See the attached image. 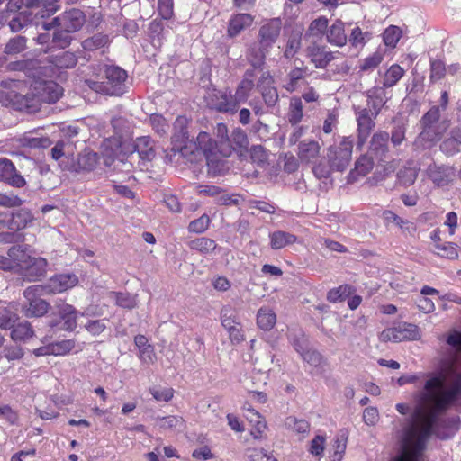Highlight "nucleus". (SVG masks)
Masks as SVG:
<instances>
[{"label":"nucleus","instance_id":"obj_1","mask_svg":"<svg viewBox=\"0 0 461 461\" xmlns=\"http://www.w3.org/2000/svg\"><path fill=\"white\" fill-rule=\"evenodd\" d=\"M446 344L440 372L429 375L412 395V413L400 435L401 454L393 461H420L440 416L461 398V330H450Z\"/></svg>","mask_w":461,"mask_h":461},{"label":"nucleus","instance_id":"obj_2","mask_svg":"<svg viewBox=\"0 0 461 461\" xmlns=\"http://www.w3.org/2000/svg\"><path fill=\"white\" fill-rule=\"evenodd\" d=\"M62 95V88L53 81H34L31 85L30 93L18 103L20 111L37 112L41 103H55Z\"/></svg>","mask_w":461,"mask_h":461},{"label":"nucleus","instance_id":"obj_3","mask_svg":"<svg viewBox=\"0 0 461 461\" xmlns=\"http://www.w3.org/2000/svg\"><path fill=\"white\" fill-rule=\"evenodd\" d=\"M8 255L18 261L19 269L28 281H36L46 274L47 260L29 256L21 246L12 247Z\"/></svg>","mask_w":461,"mask_h":461},{"label":"nucleus","instance_id":"obj_4","mask_svg":"<svg viewBox=\"0 0 461 461\" xmlns=\"http://www.w3.org/2000/svg\"><path fill=\"white\" fill-rule=\"evenodd\" d=\"M105 81L88 80V86L96 93L108 95H121L125 92L126 71L119 67H108L105 69Z\"/></svg>","mask_w":461,"mask_h":461},{"label":"nucleus","instance_id":"obj_5","mask_svg":"<svg viewBox=\"0 0 461 461\" xmlns=\"http://www.w3.org/2000/svg\"><path fill=\"white\" fill-rule=\"evenodd\" d=\"M47 295L41 285H31L23 291V296L28 303L23 306V312L27 318L41 317L45 315L50 308V303L40 298Z\"/></svg>","mask_w":461,"mask_h":461},{"label":"nucleus","instance_id":"obj_6","mask_svg":"<svg viewBox=\"0 0 461 461\" xmlns=\"http://www.w3.org/2000/svg\"><path fill=\"white\" fill-rule=\"evenodd\" d=\"M85 22L86 16L84 13L79 9L74 8L54 18L51 23H43L42 29L49 31L57 26L66 32H74L78 31Z\"/></svg>","mask_w":461,"mask_h":461},{"label":"nucleus","instance_id":"obj_7","mask_svg":"<svg viewBox=\"0 0 461 461\" xmlns=\"http://www.w3.org/2000/svg\"><path fill=\"white\" fill-rule=\"evenodd\" d=\"M196 140L197 148L202 149L206 157L209 173L213 176L221 174V171L223 169V165L221 160L217 157V143L213 141L205 131H201Z\"/></svg>","mask_w":461,"mask_h":461},{"label":"nucleus","instance_id":"obj_8","mask_svg":"<svg viewBox=\"0 0 461 461\" xmlns=\"http://www.w3.org/2000/svg\"><path fill=\"white\" fill-rule=\"evenodd\" d=\"M353 140L344 137L339 146L331 147L328 152V158L332 169L345 170L351 161Z\"/></svg>","mask_w":461,"mask_h":461},{"label":"nucleus","instance_id":"obj_9","mask_svg":"<svg viewBox=\"0 0 461 461\" xmlns=\"http://www.w3.org/2000/svg\"><path fill=\"white\" fill-rule=\"evenodd\" d=\"M78 277L75 274L62 273L53 276L45 285H41L47 294H61L75 287Z\"/></svg>","mask_w":461,"mask_h":461},{"label":"nucleus","instance_id":"obj_10","mask_svg":"<svg viewBox=\"0 0 461 461\" xmlns=\"http://www.w3.org/2000/svg\"><path fill=\"white\" fill-rule=\"evenodd\" d=\"M355 114L357 122V147L361 148L375 128L376 117L366 108L357 109Z\"/></svg>","mask_w":461,"mask_h":461},{"label":"nucleus","instance_id":"obj_11","mask_svg":"<svg viewBox=\"0 0 461 461\" xmlns=\"http://www.w3.org/2000/svg\"><path fill=\"white\" fill-rule=\"evenodd\" d=\"M209 105L221 113H234L239 104L230 91H216L209 97Z\"/></svg>","mask_w":461,"mask_h":461},{"label":"nucleus","instance_id":"obj_12","mask_svg":"<svg viewBox=\"0 0 461 461\" xmlns=\"http://www.w3.org/2000/svg\"><path fill=\"white\" fill-rule=\"evenodd\" d=\"M54 314L59 318L62 330L72 331L77 328L78 312L73 305L57 301L54 305Z\"/></svg>","mask_w":461,"mask_h":461},{"label":"nucleus","instance_id":"obj_13","mask_svg":"<svg viewBox=\"0 0 461 461\" xmlns=\"http://www.w3.org/2000/svg\"><path fill=\"white\" fill-rule=\"evenodd\" d=\"M446 128V126H422V131L419 134L413 142L415 149L425 150L433 147Z\"/></svg>","mask_w":461,"mask_h":461},{"label":"nucleus","instance_id":"obj_14","mask_svg":"<svg viewBox=\"0 0 461 461\" xmlns=\"http://www.w3.org/2000/svg\"><path fill=\"white\" fill-rule=\"evenodd\" d=\"M282 27L280 19H273L263 24L259 30V44L269 49L277 40Z\"/></svg>","mask_w":461,"mask_h":461},{"label":"nucleus","instance_id":"obj_15","mask_svg":"<svg viewBox=\"0 0 461 461\" xmlns=\"http://www.w3.org/2000/svg\"><path fill=\"white\" fill-rule=\"evenodd\" d=\"M254 22V17L246 13H239L230 16L228 28L227 35L230 38H234L249 28Z\"/></svg>","mask_w":461,"mask_h":461},{"label":"nucleus","instance_id":"obj_16","mask_svg":"<svg viewBox=\"0 0 461 461\" xmlns=\"http://www.w3.org/2000/svg\"><path fill=\"white\" fill-rule=\"evenodd\" d=\"M0 180L15 187H22L25 185L24 178L16 173L14 164L5 158H0Z\"/></svg>","mask_w":461,"mask_h":461},{"label":"nucleus","instance_id":"obj_17","mask_svg":"<svg viewBox=\"0 0 461 461\" xmlns=\"http://www.w3.org/2000/svg\"><path fill=\"white\" fill-rule=\"evenodd\" d=\"M14 87H16V83L13 80L3 81L0 84V104L5 106L12 105L15 109L20 110L18 103H21L22 99L25 98V95L17 94Z\"/></svg>","mask_w":461,"mask_h":461},{"label":"nucleus","instance_id":"obj_18","mask_svg":"<svg viewBox=\"0 0 461 461\" xmlns=\"http://www.w3.org/2000/svg\"><path fill=\"white\" fill-rule=\"evenodd\" d=\"M244 410L246 411L245 417L252 426L251 436L256 439L261 438L267 429L265 419L249 403L244 406Z\"/></svg>","mask_w":461,"mask_h":461},{"label":"nucleus","instance_id":"obj_19","mask_svg":"<svg viewBox=\"0 0 461 461\" xmlns=\"http://www.w3.org/2000/svg\"><path fill=\"white\" fill-rule=\"evenodd\" d=\"M366 97L368 110L376 117L388 100L385 89L383 86H374L366 91Z\"/></svg>","mask_w":461,"mask_h":461},{"label":"nucleus","instance_id":"obj_20","mask_svg":"<svg viewBox=\"0 0 461 461\" xmlns=\"http://www.w3.org/2000/svg\"><path fill=\"white\" fill-rule=\"evenodd\" d=\"M428 176L437 186H445L452 181L454 172L449 167L430 165Z\"/></svg>","mask_w":461,"mask_h":461},{"label":"nucleus","instance_id":"obj_21","mask_svg":"<svg viewBox=\"0 0 461 461\" xmlns=\"http://www.w3.org/2000/svg\"><path fill=\"white\" fill-rule=\"evenodd\" d=\"M273 78L270 75H263L258 81V87L260 89L264 102L267 106H274L278 100L276 89L272 86Z\"/></svg>","mask_w":461,"mask_h":461},{"label":"nucleus","instance_id":"obj_22","mask_svg":"<svg viewBox=\"0 0 461 461\" xmlns=\"http://www.w3.org/2000/svg\"><path fill=\"white\" fill-rule=\"evenodd\" d=\"M307 54L312 63L318 68H325L334 59L332 52L327 51L324 47L315 44L308 47Z\"/></svg>","mask_w":461,"mask_h":461},{"label":"nucleus","instance_id":"obj_23","mask_svg":"<svg viewBox=\"0 0 461 461\" xmlns=\"http://www.w3.org/2000/svg\"><path fill=\"white\" fill-rule=\"evenodd\" d=\"M134 150L143 161H151L156 157L155 144L149 136L137 138L134 142Z\"/></svg>","mask_w":461,"mask_h":461},{"label":"nucleus","instance_id":"obj_24","mask_svg":"<svg viewBox=\"0 0 461 461\" xmlns=\"http://www.w3.org/2000/svg\"><path fill=\"white\" fill-rule=\"evenodd\" d=\"M253 88V73L247 71L244 78L239 83L235 94L233 95L239 105L248 100Z\"/></svg>","mask_w":461,"mask_h":461},{"label":"nucleus","instance_id":"obj_25","mask_svg":"<svg viewBox=\"0 0 461 461\" xmlns=\"http://www.w3.org/2000/svg\"><path fill=\"white\" fill-rule=\"evenodd\" d=\"M298 149L301 161L310 163L319 156L321 147L317 141L303 140L299 144Z\"/></svg>","mask_w":461,"mask_h":461},{"label":"nucleus","instance_id":"obj_26","mask_svg":"<svg viewBox=\"0 0 461 461\" xmlns=\"http://www.w3.org/2000/svg\"><path fill=\"white\" fill-rule=\"evenodd\" d=\"M32 217L27 211L21 210L15 213H9L7 217L6 228L10 230H19L24 229L32 221Z\"/></svg>","mask_w":461,"mask_h":461},{"label":"nucleus","instance_id":"obj_27","mask_svg":"<svg viewBox=\"0 0 461 461\" xmlns=\"http://www.w3.org/2000/svg\"><path fill=\"white\" fill-rule=\"evenodd\" d=\"M347 39L344 23L339 20H337L327 31V41L330 44L341 47L346 44Z\"/></svg>","mask_w":461,"mask_h":461},{"label":"nucleus","instance_id":"obj_28","mask_svg":"<svg viewBox=\"0 0 461 461\" xmlns=\"http://www.w3.org/2000/svg\"><path fill=\"white\" fill-rule=\"evenodd\" d=\"M270 247L273 249H281L285 246L294 244L296 242L297 238L295 235L285 232L283 230H276L269 234Z\"/></svg>","mask_w":461,"mask_h":461},{"label":"nucleus","instance_id":"obj_29","mask_svg":"<svg viewBox=\"0 0 461 461\" xmlns=\"http://www.w3.org/2000/svg\"><path fill=\"white\" fill-rule=\"evenodd\" d=\"M389 134L386 131H379L375 132L370 141V152L376 157L383 156L387 151V142Z\"/></svg>","mask_w":461,"mask_h":461},{"label":"nucleus","instance_id":"obj_30","mask_svg":"<svg viewBox=\"0 0 461 461\" xmlns=\"http://www.w3.org/2000/svg\"><path fill=\"white\" fill-rule=\"evenodd\" d=\"M276 322V316L273 310L261 307L257 313V324L263 330H270Z\"/></svg>","mask_w":461,"mask_h":461},{"label":"nucleus","instance_id":"obj_31","mask_svg":"<svg viewBox=\"0 0 461 461\" xmlns=\"http://www.w3.org/2000/svg\"><path fill=\"white\" fill-rule=\"evenodd\" d=\"M461 134L459 130H453L451 136L447 138L440 145L441 150L447 155H454L460 151Z\"/></svg>","mask_w":461,"mask_h":461},{"label":"nucleus","instance_id":"obj_32","mask_svg":"<svg viewBox=\"0 0 461 461\" xmlns=\"http://www.w3.org/2000/svg\"><path fill=\"white\" fill-rule=\"evenodd\" d=\"M383 219L386 225L393 224L402 232H410L413 229L412 223L410 221L398 216L392 211L384 212Z\"/></svg>","mask_w":461,"mask_h":461},{"label":"nucleus","instance_id":"obj_33","mask_svg":"<svg viewBox=\"0 0 461 461\" xmlns=\"http://www.w3.org/2000/svg\"><path fill=\"white\" fill-rule=\"evenodd\" d=\"M404 69L397 64L392 65L384 73L383 87H393L403 77Z\"/></svg>","mask_w":461,"mask_h":461},{"label":"nucleus","instance_id":"obj_34","mask_svg":"<svg viewBox=\"0 0 461 461\" xmlns=\"http://www.w3.org/2000/svg\"><path fill=\"white\" fill-rule=\"evenodd\" d=\"M34 336V331L28 321L17 324L11 332L14 341H26Z\"/></svg>","mask_w":461,"mask_h":461},{"label":"nucleus","instance_id":"obj_35","mask_svg":"<svg viewBox=\"0 0 461 461\" xmlns=\"http://www.w3.org/2000/svg\"><path fill=\"white\" fill-rule=\"evenodd\" d=\"M418 171L419 168L414 166L412 162L408 163V166L404 167L398 172V181L404 186H410L415 182Z\"/></svg>","mask_w":461,"mask_h":461},{"label":"nucleus","instance_id":"obj_36","mask_svg":"<svg viewBox=\"0 0 461 461\" xmlns=\"http://www.w3.org/2000/svg\"><path fill=\"white\" fill-rule=\"evenodd\" d=\"M290 123L298 124L303 119V102L298 96H294L290 100L289 110L287 113Z\"/></svg>","mask_w":461,"mask_h":461},{"label":"nucleus","instance_id":"obj_37","mask_svg":"<svg viewBox=\"0 0 461 461\" xmlns=\"http://www.w3.org/2000/svg\"><path fill=\"white\" fill-rule=\"evenodd\" d=\"M348 435L345 431H340L333 439V454L331 461H341L347 447Z\"/></svg>","mask_w":461,"mask_h":461},{"label":"nucleus","instance_id":"obj_38","mask_svg":"<svg viewBox=\"0 0 461 461\" xmlns=\"http://www.w3.org/2000/svg\"><path fill=\"white\" fill-rule=\"evenodd\" d=\"M156 424L162 429L180 430L184 428L182 417L169 415L156 419Z\"/></svg>","mask_w":461,"mask_h":461},{"label":"nucleus","instance_id":"obj_39","mask_svg":"<svg viewBox=\"0 0 461 461\" xmlns=\"http://www.w3.org/2000/svg\"><path fill=\"white\" fill-rule=\"evenodd\" d=\"M216 247L215 241L206 237L197 238L190 242V248L192 249L197 250L203 254L212 253Z\"/></svg>","mask_w":461,"mask_h":461},{"label":"nucleus","instance_id":"obj_40","mask_svg":"<svg viewBox=\"0 0 461 461\" xmlns=\"http://www.w3.org/2000/svg\"><path fill=\"white\" fill-rule=\"evenodd\" d=\"M98 163V156L95 152H86L79 155L77 158V167L81 171H92Z\"/></svg>","mask_w":461,"mask_h":461},{"label":"nucleus","instance_id":"obj_41","mask_svg":"<svg viewBox=\"0 0 461 461\" xmlns=\"http://www.w3.org/2000/svg\"><path fill=\"white\" fill-rule=\"evenodd\" d=\"M294 349L302 356L303 359L312 366H318L321 361V356L315 350L305 349L303 345L299 342H294Z\"/></svg>","mask_w":461,"mask_h":461},{"label":"nucleus","instance_id":"obj_42","mask_svg":"<svg viewBox=\"0 0 461 461\" xmlns=\"http://www.w3.org/2000/svg\"><path fill=\"white\" fill-rule=\"evenodd\" d=\"M187 125L188 120L185 116H178L174 122V138L182 143H185L189 138Z\"/></svg>","mask_w":461,"mask_h":461},{"label":"nucleus","instance_id":"obj_43","mask_svg":"<svg viewBox=\"0 0 461 461\" xmlns=\"http://www.w3.org/2000/svg\"><path fill=\"white\" fill-rule=\"evenodd\" d=\"M285 427L292 432L304 436L310 430V424L305 420H297L294 417H288L285 420Z\"/></svg>","mask_w":461,"mask_h":461},{"label":"nucleus","instance_id":"obj_44","mask_svg":"<svg viewBox=\"0 0 461 461\" xmlns=\"http://www.w3.org/2000/svg\"><path fill=\"white\" fill-rule=\"evenodd\" d=\"M374 162L372 158L366 155H363L357 160L355 169L351 172V176L357 175L365 176L372 170Z\"/></svg>","mask_w":461,"mask_h":461},{"label":"nucleus","instance_id":"obj_45","mask_svg":"<svg viewBox=\"0 0 461 461\" xmlns=\"http://www.w3.org/2000/svg\"><path fill=\"white\" fill-rule=\"evenodd\" d=\"M76 342L73 339H64L50 343L51 355L65 356L74 349Z\"/></svg>","mask_w":461,"mask_h":461},{"label":"nucleus","instance_id":"obj_46","mask_svg":"<svg viewBox=\"0 0 461 461\" xmlns=\"http://www.w3.org/2000/svg\"><path fill=\"white\" fill-rule=\"evenodd\" d=\"M436 253L443 258L454 259L458 257L456 245L450 242L437 243L434 245Z\"/></svg>","mask_w":461,"mask_h":461},{"label":"nucleus","instance_id":"obj_47","mask_svg":"<svg viewBox=\"0 0 461 461\" xmlns=\"http://www.w3.org/2000/svg\"><path fill=\"white\" fill-rule=\"evenodd\" d=\"M353 288L348 285H342L337 288L331 289L327 295L328 301L337 303L344 300L351 294Z\"/></svg>","mask_w":461,"mask_h":461},{"label":"nucleus","instance_id":"obj_48","mask_svg":"<svg viewBox=\"0 0 461 461\" xmlns=\"http://www.w3.org/2000/svg\"><path fill=\"white\" fill-rule=\"evenodd\" d=\"M77 59L73 52L64 51L54 58V64L60 68H70L76 66Z\"/></svg>","mask_w":461,"mask_h":461},{"label":"nucleus","instance_id":"obj_49","mask_svg":"<svg viewBox=\"0 0 461 461\" xmlns=\"http://www.w3.org/2000/svg\"><path fill=\"white\" fill-rule=\"evenodd\" d=\"M268 49H264L260 44L249 50L248 59L254 68H260L265 60Z\"/></svg>","mask_w":461,"mask_h":461},{"label":"nucleus","instance_id":"obj_50","mask_svg":"<svg viewBox=\"0 0 461 461\" xmlns=\"http://www.w3.org/2000/svg\"><path fill=\"white\" fill-rule=\"evenodd\" d=\"M26 47V39L23 36H16L9 40L5 47L4 52L7 55L20 53Z\"/></svg>","mask_w":461,"mask_h":461},{"label":"nucleus","instance_id":"obj_51","mask_svg":"<svg viewBox=\"0 0 461 461\" xmlns=\"http://www.w3.org/2000/svg\"><path fill=\"white\" fill-rule=\"evenodd\" d=\"M402 36L398 26L391 25L384 32V42L386 46L394 48Z\"/></svg>","mask_w":461,"mask_h":461},{"label":"nucleus","instance_id":"obj_52","mask_svg":"<svg viewBox=\"0 0 461 461\" xmlns=\"http://www.w3.org/2000/svg\"><path fill=\"white\" fill-rule=\"evenodd\" d=\"M304 76V70L300 68H295L292 69L288 74V80L284 85V87L289 91L294 92L298 88L299 81L303 79Z\"/></svg>","mask_w":461,"mask_h":461},{"label":"nucleus","instance_id":"obj_53","mask_svg":"<svg viewBox=\"0 0 461 461\" xmlns=\"http://www.w3.org/2000/svg\"><path fill=\"white\" fill-rule=\"evenodd\" d=\"M108 42L106 35L95 34L82 42V46L86 50H95L104 47Z\"/></svg>","mask_w":461,"mask_h":461},{"label":"nucleus","instance_id":"obj_54","mask_svg":"<svg viewBox=\"0 0 461 461\" xmlns=\"http://www.w3.org/2000/svg\"><path fill=\"white\" fill-rule=\"evenodd\" d=\"M149 123L152 129L159 135H164L169 129L167 120L160 114H152L149 117Z\"/></svg>","mask_w":461,"mask_h":461},{"label":"nucleus","instance_id":"obj_55","mask_svg":"<svg viewBox=\"0 0 461 461\" xmlns=\"http://www.w3.org/2000/svg\"><path fill=\"white\" fill-rule=\"evenodd\" d=\"M18 320V316L15 312L3 309L0 311V329L10 330L14 329L15 321Z\"/></svg>","mask_w":461,"mask_h":461},{"label":"nucleus","instance_id":"obj_56","mask_svg":"<svg viewBox=\"0 0 461 461\" xmlns=\"http://www.w3.org/2000/svg\"><path fill=\"white\" fill-rule=\"evenodd\" d=\"M267 153L266 149L260 146H253L250 149V158L253 163L257 164L260 167H264L267 161Z\"/></svg>","mask_w":461,"mask_h":461},{"label":"nucleus","instance_id":"obj_57","mask_svg":"<svg viewBox=\"0 0 461 461\" xmlns=\"http://www.w3.org/2000/svg\"><path fill=\"white\" fill-rule=\"evenodd\" d=\"M113 296L121 307L132 309L137 305L136 295H131L127 293H113Z\"/></svg>","mask_w":461,"mask_h":461},{"label":"nucleus","instance_id":"obj_58","mask_svg":"<svg viewBox=\"0 0 461 461\" xmlns=\"http://www.w3.org/2000/svg\"><path fill=\"white\" fill-rule=\"evenodd\" d=\"M325 441L326 438L324 436L318 435L314 437L310 444L309 451L310 453L318 457L319 459L323 456V452L325 449Z\"/></svg>","mask_w":461,"mask_h":461},{"label":"nucleus","instance_id":"obj_59","mask_svg":"<svg viewBox=\"0 0 461 461\" xmlns=\"http://www.w3.org/2000/svg\"><path fill=\"white\" fill-rule=\"evenodd\" d=\"M403 340H415L420 338V330L416 325L403 323L398 327Z\"/></svg>","mask_w":461,"mask_h":461},{"label":"nucleus","instance_id":"obj_60","mask_svg":"<svg viewBox=\"0 0 461 461\" xmlns=\"http://www.w3.org/2000/svg\"><path fill=\"white\" fill-rule=\"evenodd\" d=\"M440 116L439 108L437 106L432 107L429 111L427 112L421 118V124L422 126H430V127H437V126H443L442 124H438V119Z\"/></svg>","mask_w":461,"mask_h":461},{"label":"nucleus","instance_id":"obj_61","mask_svg":"<svg viewBox=\"0 0 461 461\" xmlns=\"http://www.w3.org/2000/svg\"><path fill=\"white\" fill-rule=\"evenodd\" d=\"M221 321L226 330H231L232 327H237L240 324L230 308H224L221 310Z\"/></svg>","mask_w":461,"mask_h":461},{"label":"nucleus","instance_id":"obj_62","mask_svg":"<svg viewBox=\"0 0 461 461\" xmlns=\"http://www.w3.org/2000/svg\"><path fill=\"white\" fill-rule=\"evenodd\" d=\"M384 59V55L381 51H375L369 57L366 58L360 66L362 70H368L375 68Z\"/></svg>","mask_w":461,"mask_h":461},{"label":"nucleus","instance_id":"obj_63","mask_svg":"<svg viewBox=\"0 0 461 461\" xmlns=\"http://www.w3.org/2000/svg\"><path fill=\"white\" fill-rule=\"evenodd\" d=\"M210 224V218L206 214L202 215L200 218L192 221L189 223L188 229L192 232L202 233L205 231Z\"/></svg>","mask_w":461,"mask_h":461},{"label":"nucleus","instance_id":"obj_64","mask_svg":"<svg viewBox=\"0 0 461 461\" xmlns=\"http://www.w3.org/2000/svg\"><path fill=\"white\" fill-rule=\"evenodd\" d=\"M249 458L250 461H276V459L269 455L262 448H253L249 450Z\"/></svg>","mask_w":461,"mask_h":461}]
</instances>
